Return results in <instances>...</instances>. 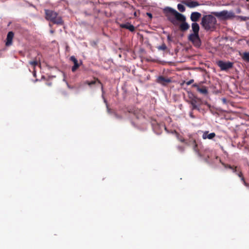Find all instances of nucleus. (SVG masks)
I'll return each instance as SVG.
<instances>
[{
    "label": "nucleus",
    "mask_w": 249,
    "mask_h": 249,
    "mask_svg": "<svg viewBox=\"0 0 249 249\" xmlns=\"http://www.w3.org/2000/svg\"><path fill=\"white\" fill-rule=\"evenodd\" d=\"M14 37V33L12 32H9L7 36L5 45L7 46H10L12 43V40Z\"/></svg>",
    "instance_id": "nucleus-8"
},
{
    "label": "nucleus",
    "mask_w": 249,
    "mask_h": 249,
    "mask_svg": "<svg viewBox=\"0 0 249 249\" xmlns=\"http://www.w3.org/2000/svg\"><path fill=\"white\" fill-rule=\"evenodd\" d=\"M70 59L73 62L74 66L72 67L71 70L72 71H75L79 67L80 65L78 62L77 60L74 56H71Z\"/></svg>",
    "instance_id": "nucleus-10"
},
{
    "label": "nucleus",
    "mask_w": 249,
    "mask_h": 249,
    "mask_svg": "<svg viewBox=\"0 0 249 249\" xmlns=\"http://www.w3.org/2000/svg\"><path fill=\"white\" fill-rule=\"evenodd\" d=\"M217 64L222 71H226L232 68L233 66L232 63L230 62H224L221 60L217 61Z\"/></svg>",
    "instance_id": "nucleus-6"
},
{
    "label": "nucleus",
    "mask_w": 249,
    "mask_h": 249,
    "mask_svg": "<svg viewBox=\"0 0 249 249\" xmlns=\"http://www.w3.org/2000/svg\"><path fill=\"white\" fill-rule=\"evenodd\" d=\"M121 26L123 28L128 29L129 31L133 32L135 30V27L133 25L130 24H122Z\"/></svg>",
    "instance_id": "nucleus-14"
},
{
    "label": "nucleus",
    "mask_w": 249,
    "mask_h": 249,
    "mask_svg": "<svg viewBox=\"0 0 249 249\" xmlns=\"http://www.w3.org/2000/svg\"><path fill=\"white\" fill-rule=\"evenodd\" d=\"M238 176H239L240 177H241V176H242V174H241V173H239V174H238Z\"/></svg>",
    "instance_id": "nucleus-28"
},
{
    "label": "nucleus",
    "mask_w": 249,
    "mask_h": 249,
    "mask_svg": "<svg viewBox=\"0 0 249 249\" xmlns=\"http://www.w3.org/2000/svg\"><path fill=\"white\" fill-rule=\"evenodd\" d=\"M182 23L180 25L181 30L183 31H186L189 28V25L184 21H182Z\"/></svg>",
    "instance_id": "nucleus-15"
},
{
    "label": "nucleus",
    "mask_w": 249,
    "mask_h": 249,
    "mask_svg": "<svg viewBox=\"0 0 249 249\" xmlns=\"http://www.w3.org/2000/svg\"><path fill=\"white\" fill-rule=\"evenodd\" d=\"M45 14L46 18L47 20H51L54 23H56L57 24H62V20L61 18L59 17H57L56 13L51 10H46Z\"/></svg>",
    "instance_id": "nucleus-3"
},
{
    "label": "nucleus",
    "mask_w": 249,
    "mask_h": 249,
    "mask_svg": "<svg viewBox=\"0 0 249 249\" xmlns=\"http://www.w3.org/2000/svg\"><path fill=\"white\" fill-rule=\"evenodd\" d=\"M215 136V134L213 132L211 133L210 134L208 133V131H205L203 132L202 135V138L203 139H210L211 140L213 139Z\"/></svg>",
    "instance_id": "nucleus-11"
},
{
    "label": "nucleus",
    "mask_w": 249,
    "mask_h": 249,
    "mask_svg": "<svg viewBox=\"0 0 249 249\" xmlns=\"http://www.w3.org/2000/svg\"><path fill=\"white\" fill-rule=\"evenodd\" d=\"M86 84H88L89 85H92V84H94V83H95V81H91V82H88V81H87V82H86Z\"/></svg>",
    "instance_id": "nucleus-22"
},
{
    "label": "nucleus",
    "mask_w": 249,
    "mask_h": 249,
    "mask_svg": "<svg viewBox=\"0 0 249 249\" xmlns=\"http://www.w3.org/2000/svg\"><path fill=\"white\" fill-rule=\"evenodd\" d=\"M198 92L200 93L206 94L208 93V90L206 87H203L202 88H200L199 87H197V90Z\"/></svg>",
    "instance_id": "nucleus-16"
},
{
    "label": "nucleus",
    "mask_w": 249,
    "mask_h": 249,
    "mask_svg": "<svg viewBox=\"0 0 249 249\" xmlns=\"http://www.w3.org/2000/svg\"><path fill=\"white\" fill-rule=\"evenodd\" d=\"M171 82V80L168 78H165L163 77L160 76L158 78V82L163 85Z\"/></svg>",
    "instance_id": "nucleus-12"
},
{
    "label": "nucleus",
    "mask_w": 249,
    "mask_h": 249,
    "mask_svg": "<svg viewBox=\"0 0 249 249\" xmlns=\"http://www.w3.org/2000/svg\"><path fill=\"white\" fill-rule=\"evenodd\" d=\"M147 15L150 18H152V15L151 13H147Z\"/></svg>",
    "instance_id": "nucleus-24"
},
{
    "label": "nucleus",
    "mask_w": 249,
    "mask_h": 249,
    "mask_svg": "<svg viewBox=\"0 0 249 249\" xmlns=\"http://www.w3.org/2000/svg\"><path fill=\"white\" fill-rule=\"evenodd\" d=\"M51 33H53V31L52 30V31H51Z\"/></svg>",
    "instance_id": "nucleus-29"
},
{
    "label": "nucleus",
    "mask_w": 249,
    "mask_h": 249,
    "mask_svg": "<svg viewBox=\"0 0 249 249\" xmlns=\"http://www.w3.org/2000/svg\"><path fill=\"white\" fill-rule=\"evenodd\" d=\"M222 101L224 103H226V99L225 98H222Z\"/></svg>",
    "instance_id": "nucleus-25"
},
{
    "label": "nucleus",
    "mask_w": 249,
    "mask_h": 249,
    "mask_svg": "<svg viewBox=\"0 0 249 249\" xmlns=\"http://www.w3.org/2000/svg\"><path fill=\"white\" fill-rule=\"evenodd\" d=\"M178 10L181 12H184L185 11V8L183 5L182 4H178L177 5Z\"/></svg>",
    "instance_id": "nucleus-19"
},
{
    "label": "nucleus",
    "mask_w": 249,
    "mask_h": 249,
    "mask_svg": "<svg viewBox=\"0 0 249 249\" xmlns=\"http://www.w3.org/2000/svg\"><path fill=\"white\" fill-rule=\"evenodd\" d=\"M30 64L34 68V75L36 76V71H35V67L38 65L36 61H32L29 62Z\"/></svg>",
    "instance_id": "nucleus-17"
},
{
    "label": "nucleus",
    "mask_w": 249,
    "mask_h": 249,
    "mask_svg": "<svg viewBox=\"0 0 249 249\" xmlns=\"http://www.w3.org/2000/svg\"><path fill=\"white\" fill-rule=\"evenodd\" d=\"M193 80H191L187 83V84L189 85L191 84L193 82Z\"/></svg>",
    "instance_id": "nucleus-23"
},
{
    "label": "nucleus",
    "mask_w": 249,
    "mask_h": 249,
    "mask_svg": "<svg viewBox=\"0 0 249 249\" xmlns=\"http://www.w3.org/2000/svg\"><path fill=\"white\" fill-rule=\"evenodd\" d=\"M183 3L190 8H194L199 5V3L195 0H188L183 1Z\"/></svg>",
    "instance_id": "nucleus-7"
},
{
    "label": "nucleus",
    "mask_w": 249,
    "mask_h": 249,
    "mask_svg": "<svg viewBox=\"0 0 249 249\" xmlns=\"http://www.w3.org/2000/svg\"><path fill=\"white\" fill-rule=\"evenodd\" d=\"M158 49L160 50H165L166 49V46L164 44L159 46Z\"/></svg>",
    "instance_id": "nucleus-21"
},
{
    "label": "nucleus",
    "mask_w": 249,
    "mask_h": 249,
    "mask_svg": "<svg viewBox=\"0 0 249 249\" xmlns=\"http://www.w3.org/2000/svg\"><path fill=\"white\" fill-rule=\"evenodd\" d=\"M164 12L167 18L174 24H176L177 21H183L186 19L184 15L180 14L172 8L169 7L165 8Z\"/></svg>",
    "instance_id": "nucleus-1"
},
{
    "label": "nucleus",
    "mask_w": 249,
    "mask_h": 249,
    "mask_svg": "<svg viewBox=\"0 0 249 249\" xmlns=\"http://www.w3.org/2000/svg\"><path fill=\"white\" fill-rule=\"evenodd\" d=\"M242 57L244 60L249 62V52L244 53Z\"/></svg>",
    "instance_id": "nucleus-18"
},
{
    "label": "nucleus",
    "mask_w": 249,
    "mask_h": 249,
    "mask_svg": "<svg viewBox=\"0 0 249 249\" xmlns=\"http://www.w3.org/2000/svg\"><path fill=\"white\" fill-rule=\"evenodd\" d=\"M193 87L196 88V89L197 90V87H199V86L197 84H194L193 85Z\"/></svg>",
    "instance_id": "nucleus-26"
},
{
    "label": "nucleus",
    "mask_w": 249,
    "mask_h": 249,
    "mask_svg": "<svg viewBox=\"0 0 249 249\" xmlns=\"http://www.w3.org/2000/svg\"><path fill=\"white\" fill-rule=\"evenodd\" d=\"M191 105L193 106V109H196V108H197V105L196 104V101L195 100H192L191 102Z\"/></svg>",
    "instance_id": "nucleus-20"
},
{
    "label": "nucleus",
    "mask_w": 249,
    "mask_h": 249,
    "mask_svg": "<svg viewBox=\"0 0 249 249\" xmlns=\"http://www.w3.org/2000/svg\"><path fill=\"white\" fill-rule=\"evenodd\" d=\"M200 17H201L200 13L197 12H193L191 14L190 18L192 21H193L194 22H196V21H197L198 20V19L200 18Z\"/></svg>",
    "instance_id": "nucleus-9"
},
{
    "label": "nucleus",
    "mask_w": 249,
    "mask_h": 249,
    "mask_svg": "<svg viewBox=\"0 0 249 249\" xmlns=\"http://www.w3.org/2000/svg\"><path fill=\"white\" fill-rule=\"evenodd\" d=\"M189 39L196 47H199L201 45V41L198 34H190L189 36Z\"/></svg>",
    "instance_id": "nucleus-5"
},
{
    "label": "nucleus",
    "mask_w": 249,
    "mask_h": 249,
    "mask_svg": "<svg viewBox=\"0 0 249 249\" xmlns=\"http://www.w3.org/2000/svg\"><path fill=\"white\" fill-rule=\"evenodd\" d=\"M242 180L244 181V184H246L245 181L244 180L243 178H242Z\"/></svg>",
    "instance_id": "nucleus-27"
},
{
    "label": "nucleus",
    "mask_w": 249,
    "mask_h": 249,
    "mask_svg": "<svg viewBox=\"0 0 249 249\" xmlns=\"http://www.w3.org/2000/svg\"><path fill=\"white\" fill-rule=\"evenodd\" d=\"M216 22V18L212 15H209L202 18L201 24L205 30L213 31L215 28Z\"/></svg>",
    "instance_id": "nucleus-2"
},
{
    "label": "nucleus",
    "mask_w": 249,
    "mask_h": 249,
    "mask_svg": "<svg viewBox=\"0 0 249 249\" xmlns=\"http://www.w3.org/2000/svg\"><path fill=\"white\" fill-rule=\"evenodd\" d=\"M192 30L193 31L194 34H198L199 30V26L196 22H193L191 25Z\"/></svg>",
    "instance_id": "nucleus-13"
},
{
    "label": "nucleus",
    "mask_w": 249,
    "mask_h": 249,
    "mask_svg": "<svg viewBox=\"0 0 249 249\" xmlns=\"http://www.w3.org/2000/svg\"><path fill=\"white\" fill-rule=\"evenodd\" d=\"M214 15L221 20H225L233 18L235 17L234 14L232 11L223 10L220 12L213 13Z\"/></svg>",
    "instance_id": "nucleus-4"
}]
</instances>
